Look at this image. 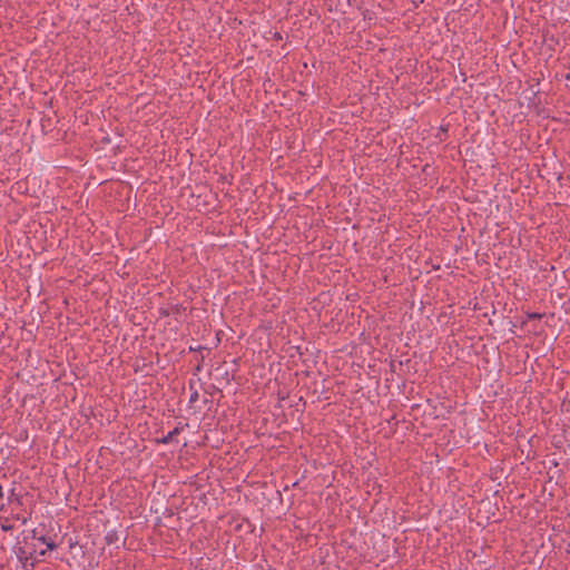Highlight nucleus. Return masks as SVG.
<instances>
[{
  "instance_id": "f257e3e1",
  "label": "nucleus",
  "mask_w": 570,
  "mask_h": 570,
  "mask_svg": "<svg viewBox=\"0 0 570 570\" xmlns=\"http://www.w3.org/2000/svg\"><path fill=\"white\" fill-rule=\"evenodd\" d=\"M32 538H33V539H37L38 541H40L41 543L46 544V547H47V549H46V550H41V551L39 552V554H40L41 557L46 556L47 550L52 551V550H55V549H57V548H58V544L56 543V541H55V539H53L52 537L43 535V534L38 535V531H37V529H33V530H32Z\"/></svg>"
},
{
  "instance_id": "f03ea898",
  "label": "nucleus",
  "mask_w": 570,
  "mask_h": 570,
  "mask_svg": "<svg viewBox=\"0 0 570 570\" xmlns=\"http://www.w3.org/2000/svg\"><path fill=\"white\" fill-rule=\"evenodd\" d=\"M185 311V307L181 304L170 305L168 307L159 308L158 313L161 317H168L169 315H179Z\"/></svg>"
},
{
  "instance_id": "7ed1b4c3",
  "label": "nucleus",
  "mask_w": 570,
  "mask_h": 570,
  "mask_svg": "<svg viewBox=\"0 0 570 570\" xmlns=\"http://www.w3.org/2000/svg\"><path fill=\"white\" fill-rule=\"evenodd\" d=\"M181 430H183L181 426H176L167 435L163 436L161 439H158L157 443H161V444L170 443L174 440V438L180 433Z\"/></svg>"
},
{
  "instance_id": "20e7f679",
  "label": "nucleus",
  "mask_w": 570,
  "mask_h": 570,
  "mask_svg": "<svg viewBox=\"0 0 570 570\" xmlns=\"http://www.w3.org/2000/svg\"><path fill=\"white\" fill-rule=\"evenodd\" d=\"M8 501L11 503L17 504L18 507H22V495L19 493H16V489H11Z\"/></svg>"
},
{
  "instance_id": "39448f33",
  "label": "nucleus",
  "mask_w": 570,
  "mask_h": 570,
  "mask_svg": "<svg viewBox=\"0 0 570 570\" xmlns=\"http://www.w3.org/2000/svg\"><path fill=\"white\" fill-rule=\"evenodd\" d=\"M105 541L107 544H116L119 541L117 530H109L105 535Z\"/></svg>"
},
{
  "instance_id": "423d86ee",
  "label": "nucleus",
  "mask_w": 570,
  "mask_h": 570,
  "mask_svg": "<svg viewBox=\"0 0 570 570\" xmlns=\"http://www.w3.org/2000/svg\"><path fill=\"white\" fill-rule=\"evenodd\" d=\"M527 316L529 320H540V318H542L543 315L540 313L533 312V313H528Z\"/></svg>"
},
{
  "instance_id": "0eeeda50",
  "label": "nucleus",
  "mask_w": 570,
  "mask_h": 570,
  "mask_svg": "<svg viewBox=\"0 0 570 570\" xmlns=\"http://www.w3.org/2000/svg\"><path fill=\"white\" fill-rule=\"evenodd\" d=\"M1 530L4 531V532H9V531H12L13 530V525L10 524V523H2L1 524Z\"/></svg>"
},
{
  "instance_id": "6e6552de",
  "label": "nucleus",
  "mask_w": 570,
  "mask_h": 570,
  "mask_svg": "<svg viewBox=\"0 0 570 570\" xmlns=\"http://www.w3.org/2000/svg\"><path fill=\"white\" fill-rule=\"evenodd\" d=\"M17 556L20 560L22 559H26L27 560V556H26V550L23 548H19L18 552H17Z\"/></svg>"
},
{
  "instance_id": "1a4fd4ad",
  "label": "nucleus",
  "mask_w": 570,
  "mask_h": 570,
  "mask_svg": "<svg viewBox=\"0 0 570 570\" xmlns=\"http://www.w3.org/2000/svg\"><path fill=\"white\" fill-rule=\"evenodd\" d=\"M203 350H207V348L204 347V346H200V345H198V346H189V351L190 352H200Z\"/></svg>"
},
{
  "instance_id": "9d476101",
  "label": "nucleus",
  "mask_w": 570,
  "mask_h": 570,
  "mask_svg": "<svg viewBox=\"0 0 570 570\" xmlns=\"http://www.w3.org/2000/svg\"><path fill=\"white\" fill-rule=\"evenodd\" d=\"M197 400H198V392H197V391H195V392L190 395V397H189V402H190V403H195Z\"/></svg>"
},
{
  "instance_id": "9b49d317",
  "label": "nucleus",
  "mask_w": 570,
  "mask_h": 570,
  "mask_svg": "<svg viewBox=\"0 0 570 570\" xmlns=\"http://www.w3.org/2000/svg\"><path fill=\"white\" fill-rule=\"evenodd\" d=\"M16 519L21 521L24 524V523H27L29 517H23V515L17 514Z\"/></svg>"
},
{
  "instance_id": "f8f14e48",
  "label": "nucleus",
  "mask_w": 570,
  "mask_h": 570,
  "mask_svg": "<svg viewBox=\"0 0 570 570\" xmlns=\"http://www.w3.org/2000/svg\"><path fill=\"white\" fill-rule=\"evenodd\" d=\"M204 361V356H202V360L200 362L198 363V365L196 366V371H200L202 368V362Z\"/></svg>"
},
{
  "instance_id": "ddd939ff",
  "label": "nucleus",
  "mask_w": 570,
  "mask_h": 570,
  "mask_svg": "<svg viewBox=\"0 0 570 570\" xmlns=\"http://www.w3.org/2000/svg\"><path fill=\"white\" fill-rule=\"evenodd\" d=\"M4 497L3 488L0 485V500H2Z\"/></svg>"
},
{
  "instance_id": "4468645a",
  "label": "nucleus",
  "mask_w": 570,
  "mask_h": 570,
  "mask_svg": "<svg viewBox=\"0 0 570 570\" xmlns=\"http://www.w3.org/2000/svg\"><path fill=\"white\" fill-rule=\"evenodd\" d=\"M275 38H276V39H282L281 33L276 32V33H275Z\"/></svg>"
}]
</instances>
